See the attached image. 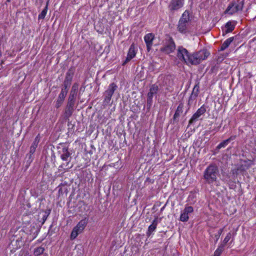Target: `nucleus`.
Listing matches in <instances>:
<instances>
[{
    "mask_svg": "<svg viewBox=\"0 0 256 256\" xmlns=\"http://www.w3.org/2000/svg\"><path fill=\"white\" fill-rule=\"evenodd\" d=\"M232 234L230 232H228L226 236L225 237V238L223 242L226 244L230 239Z\"/></svg>",
    "mask_w": 256,
    "mask_h": 256,
    "instance_id": "nucleus-29",
    "label": "nucleus"
},
{
    "mask_svg": "<svg viewBox=\"0 0 256 256\" xmlns=\"http://www.w3.org/2000/svg\"><path fill=\"white\" fill-rule=\"evenodd\" d=\"M48 12V4L38 15V19H44Z\"/></svg>",
    "mask_w": 256,
    "mask_h": 256,
    "instance_id": "nucleus-28",
    "label": "nucleus"
},
{
    "mask_svg": "<svg viewBox=\"0 0 256 256\" xmlns=\"http://www.w3.org/2000/svg\"><path fill=\"white\" fill-rule=\"evenodd\" d=\"M40 136L38 134L36 137L33 143L38 144V142H40Z\"/></svg>",
    "mask_w": 256,
    "mask_h": 256,
    "instance_id": "nucleus-33",
    "label": "nucleus"
},
{
    "mask_svg": "<svg viewBox=\"0 0 256 256\" xmlns=\"http://www.w3.org/2000/svg\"><path fill=\"white\" fill-rule=\"evenodd\" d=\"M44 248L40 246L34 249V254L35 256H38L42 254L44 252Z\"/></svg>",
    "mask_w": 256,
    "mask_h": 256,
    "instance_id": "nucleus-26",
    "label": "nucleus"
},
{
    "mask_svg": "<svg viewBox=\"0 0 256 256\" xmlns=\"http://www.w3.org/2000/svg\"><path fill=\"white\" fill-rule=\"evenodd\" d=\"M78 88V84L77 83H74L72 88L70 94L76 96Z\"/></svg>",
    "mask_w": 256,
    "mask_h": 256,
    "instance_id": "nucleus-27",
    "label": "nucleus"
},
{
    "mask_svg": "<svg viewBox=\"0 0 256 256\" xmlns=\"http://www.w3.org/2000/svg\"><path fill=\"white\" fill-rule=\"evenodd\" d=\"M136 48L134 44H132L129 48L128 55L126 60L122 64L124 65L128 62H130L132 58H133L136 55Z\"/></svg>",
    "mask_w": 256,
    "mask_h": 256,
    "instance_id": "nucleus-15",
    "label": "nucleus"
},
{
    "mask_svg": "<svg viewBox=\"0 0 256 256\" xmlns=\"http://www.w3.org/2000/svg\"><path fill=\"white\" fill-rule=\"evenodd\" d=\"M38 145V144L32 142V146H30L29 154H28L26 156V158H28V159L27 160V162H28L30 163L31 162H32L33 158H32V155L35 152L36 149L37 148Z\"/></svg>",
    "mask_w": 256,
    "mask_h": 256,
    "instance_id": "nucleus-22",
    "label": "nucleus"
},
{
    "mask_svg": "<svg viewBox=\"0 0 256 256\" xmlns=\"http://www.w3.org/2000/svg\"><path fill=\"white\" fill-rule=\"evenodd\" d=\"M236 136H231L228 138L224 140L222 142H220L217 146L216 149L220 150L222 148L226 147L228 144L232 140H233L235 139Z\"/></svg>",
    "mask_w": 256,
    "mask_h": 256,
    "instance_id": "nucleus-23",
    "label": "nucleus"
},
{
    "mask_svg": "<svg viewBox=\"0 0 256 256\" xmlns=\"http://www.w3.org/2000/svg\"><path fill=\"white\" fill-rule=\"evenodd\" d=\"M184 0H171L168 6L170 12H174L181 8L184 5Z\"/></svg>",
    "mask_w": 256,
    "mask_h": 256,
    "instance_id": "nucleus-13",
    "label": "nucleus"
},
{
    "mask_svg": "<svg viewBox=\"0 0 256 256\" xmlns=\"http://www.w3.org/2000/svg\"><path fill=\"white\" fill-rule=\"evenodd\" d=\"M186 112H187V111H186V112H185V113H184V115H186Z\"/></svg>",
    "mask_w": 256,
    "mask_h": 256,
    "instance_id": "nucleus-34",
    "label": "nucleus"
},
{
    "mask_svg": "<svg viewBox=\"0 0 256 256\" xmlns=\"http://www.w3.org/2000/svg\"><path fill=\"white\" fill-rule=\"evenodd\" d=\"M61 153L60 158L64 161H67L66 164H62L59 168H63L64 170L68 171L69 169L72 167V164L70 165V162L71 159V154L68 152L67 148H64L62 150V152L59 151Z\"/></svg>",
    "mask_w": 256,
    "mask_h": 256,
    "instance_id": "nucleus-4",
    "label": "nucleus"
},
{
    "mask_svg": "<svg viewBox=\"0 0 256 256\" xmlns=\"http://www.w3.org/2000/svg\"><path fill=\"white\" fill-rule=\"evenodd\" d=\"M235 25L231 21H229L226 23L225 25V29L222 30L223 35H225L228 33L232 32L234 29Z\"/></svg>",
    "mask_w": 256,
    "mask_h": 256,
    "instance_id": "nucleus-19",
    "label": "nucleus"
},
{
    "mask_svg": "<svg viewBox=\"0 0 256 256\" xmlns=\"http://www.w3.org/2000/svg\"><path fill=\"white\" fill-rule=\"evenodd\" d=\"M176 44L172 37H168L165 40L163 46L160 48L161 52L168 54L173 52L176 50Z\"/></svg>",
    "mask_w": 256,
    "mask_h": 256,
    "instance_id": "nucleus-5",
    "label": "nucleus"
},
{
    "mask_svg": "<svg viewBox=\"0 0 256 256\" xmlns=\"http://www.w3.org/2000/svg\"><path fill=\"white\" fill-rule=\"evenodd\" d=\"M190 21V13L188 10H186L180 17L178 26V30L181 33H186L188 28V24Z\"/></svg>",
    "mask_w": 256,
    "mask_h": 256,
    "instance_id": "nucleus-3",
    "label": "nucleus"
},
{
    "mask_svg": "<svg viewBox=\"0 0 256 256\" xmlns=\"http://www.w3.org/2000/svg\"><path fill=\"white\" fill-rule=\"evenodd\" d=\"M244 4V0H237L236 2H234L228 5L226 12L230 14H233L238 11L242 10Z\"/></svg>",
    "mask_w": 256,
    "mask_h": 256,
    "instance_id": "nucleus-8",
    "label": "nucleus"
},
{
    "mask_svg": "<svg viewBox=\"0 0 256 256\" xmlns=\"http://www.w3.org/2000/svg\"><path fill=\"white\" fill-rule=\"evenodd\" d=\"M234 40V37L233 36L226 39L222 44L220 48V50L223 51L224 50H226L227 48H228L230 44L232 43V42Z\"/></svg>",
    "mask_w": 256,
    "mask_h": 256,
    "instance_id": "nucleus-25",
    "label": "nucleus"
},
{
    "mask_svg": "<svg viewBox=\"0 0 256 256\" xmlns=\"http://www.w3.org/2000/svg\"><path fill=\"white\" fill-rule=\"evenodd\" d=\"M222 250V248H218L215 252L214 256H220Z\"/></svg>",
    "mask_w": 256,
    "mask_h": 256,
    "instance_id": "nucleus-31",
    "label": "nucleus"
},
{
    "mask_svg": "<svg viewBox=\"0 0 256 256\" xmlns=\"http://www.w3.org/2000/svg\"><path fill=\"white\" fill-rule=\"evenodd\" d=\"M159 90V87L156 84H152L150 88V91L147 96V106L150 108L152 104V98L154 94Z\"/></svg>",
    "mask_w": 256,
    "mask_h": 256,
    "instance_id": "nucleus-11",
    "label": "nucleus"
},
{
    "mask_svg": "<svg viewBox=\"0 0 256 256\" xmlns=\"http://www.w3.org/2000/svg\"><path fill=\"white\" fill-rule=\"evenodd\" d=\"M154 38V36L152 33L148 34L144 36V40L148 51H150L151 49Z\"/></svg>",
    "mask_w": 256,
    "mask_h": 256,
    "instance_id": "nucleus-16",
    "label": "nucleus"
},
{
    "mask_svg": "<svg viewBox=\"0 0 256 256\" xmlns=\"http://www.w3.org/2000/svg\"><path fill=\"white\" fill-rule=\"evenodd\" d=\"M199 84H196L192 91V92L190 94V96L189 100H188V104H190V102L192 100H193L196 98L198 96V92H199Z\"/></svg>",
    "mask_w": 256,
    "mask_h": 256,
    "instance_id": "nucleus-21",
    "label": "nucleus"
},
{
    "mask_svg": "<svg viewBox=\"0 0 256 256\" xmlns=\"http://www.w3.org/2000/svg\"><path fill=\"white\" fill-rule=\"evenodd\" d=\"M158 224V218H156L152 222V224L149 226L146 232V235L150 236L152 233L155 230Z\"/></svg>",
    "mask_w": 256,
    "mask_h": 256,
    "instance_id": "nucleus-20",
    "label": "nucleus"
},
{
    "mask_svg": "<svg viewBox=\"0 0 256 256\" xmlns=\"http://www.w3.org/2000/svg\"><path fill=\"white\" fill-rule=\"evenodd\" d=\"M66 96V92L64 91V89L62 88L59 96H58V100H56V108H58L62 104Z\"/></svg>",
    "mask_w": 256,
    "mask_h": 256,
    "instance_id": "nucleus-18",
    "label": "nucleus"
},
{
    "mask_svg": "<svg viewBox=\"0 0 256 256\" xmlns=\"http://www.w3.org/2000/svg\"><path fill=\"white\" fill-rule=\"evenodd\" d=\"M193 208L191 206L186 207L181 213L180 220L182 222H187L189 219L188 214L193 212Z\"/></svg>",
    "mask_w": 256,
    "mask_h": 256,
    "instance_id": "nucleus-14",
    "label": "nucleus"
},
{
    "mask_svg": "<svg viewBox=\"0 0 256 256\" xmlns=\"http://www.w3.org/2000/svg\"><path fill=\"white\" fill-rule=\"evenodd\" d=\"M219 174L218 167L214 164H210L204 170L203 177L206 184H211L216 182Z\"/></svg>",
    "mask_w": 256,
    "mask_h": 256,
    "instance_id": "nucleus-1",
    "label": "nucleus"
},
{
    "mask_svg": "<svg viewBox=\"0 0 256 256\" xmlns=\"http://www.w3.org/2000/svg\"><path fill=\"white\" fill-rule=\"evenodd\" d=\"M117 88V86L114 82L108 86V89L104 93V103L105 104H108L110 102L112 97Z\"/></svg>",
    "mask_w": 256,
    "mask_h": 256,
    "instance_id": "nucleus-10",
    "label": "nucleus"
},
{
    "mask_svg": "<svg viewBox=\"0 0 256 256\" xmlns=\"http://www.w3.org/2000/svg\"><path fill=\"white\" fill-rule=\"evenodd\" d=\"M88 222V218H84L80 220L76 226L74 228L70 234V238L72 240L74 239L78 234L82 232Z\"/></svg>",
    "mask_w": 256,
    "mask_h": 256,
    "instance_id": "nucleus-6",
    "label": "nucleus"
},
{
    "mask_svg": "<svg viewBox=\"0 0 256 256\" xmlns=\"http://www.w3.org/2000/svg\"><path fill=\"white\" fill-rule=\"evenodd\" d=\"M76 95L70 94L68 99V104L66 106L65 112H64V116L66 118H69L72 116L74 112V106L75 103V100L76 98Z\"/></svg>",
    "mask_w": 256,
    "mask_h": 256,
    "instance_id": "nucleus-9",
    "label": "nucleus"
},
{
    "mask_svg": "<svg viewBox=\"0 0 256 256\" xmlns=\"http://www.w3.org/2000/svg\"><path fill=\"white\" fill-rule=\"evenodd\" d=\"M10 0H7L8 2H10Z\"/></svg>",
    "mask_w": 256,
    "mask_h": 256,
    "instance_id": "nucleus-35",
    "label": "nucleus"
},
{
    "mask_svg": "<svg viewBox=\"0 0 256 256\" xmlns=\"http://www.w3.org/2000/svg\"><path fill=\"white\" fill-rule=\"evenodd\" d=\"M206 112V109L204 106H202L197 111L192 115L188 122V124H192L194 122H196L199 118L204 114Z\"/></svg>",
    "mask_w": 256,
    "mask_h": 256,
    "instance_id": "nucleus-12",
    "label": "nucleus"
},
{
    "mask_svg": "<svg viewBox=\"0 0 256 256\" xmlns=\"http://www.w3.org/2000/svg\"><path fill=\"white\" fill-rule=\"evenodd\" d=\"M184 107V105L182 103L180 104L178 106L173 117L174 123L178 122L180 116L183 112Z\"/></svg>",
    "mask_w": 256,
    "mask_h": 256,
    "instance_id": "nucleus-17",
    "label": "nucleus"
},
{
    "mask_svg": "<svg viewBox=\"0 0 256 256\" xmlns=\"http://www.w3.org/2000/svg\"><path fill=\"white\" fill-rule=\"evenodd\" d=\"M176 56L180 62L186 64H190L189 58H190L191 55L188 50L182 46L178 47Z\"/></svg>",
    "mask_w": 256,
    "mask_h": 256,
    "instance_id": "nucleus-7",
    "label": "nucleus"
},
{
    "mask_svg": "<svg viewBox=\"0 0 256 256\" xmlns=\"http://www.w3.org/2000/svg\"><path fill=\"white\" fill-rule=\"evenodd\" d=\"M222 231H223V228L220 229L218 232V234L215 236L216 238V241H218V240L220 236L221 235V234L222 232Z\"/></svg>",
    "mask_w": 256,
    "mask_h": 256,
    "instance_id": "nucleus-32",
    "label": "nucleus"
},
{
    "mask_svg": "<svg viewBox=\"0 0 256 256\" xmlns=\"http://www.w3.org/2000/svg\"><path fill=\"white\" fill-rule=\"evenodd\" d=\"M210 53L206 50H202L191 54L190 64H199L202 60L206 59Z\"/></svg>",
    "mask_w": 256,
    "mask_h": 256,
    "instance_id": "nucleus-2",
    "label": "nucleus"
},
{
    "mask_svg": "<svg viewBox=\"0 0 256 256\" xmlns=\"http://www.w3.org/2000/svg\"><path fill=\"white\" fill-rule=\"evenodd\" d=\"M74 74V70L72 68H70L66 73V78L64 82L71 84Z\"/></svg>",
    "mask_w": 256,
    "mask_h": 256,
    "instance_id": "nucleus-24",
    "label": "nucleus"
},
{
    "mask_svg": "<svg viewBox=\"0 0 256 256\" xmlns=\"http://www.w3.org/2000/svg\"><path fill=\"white\" fill-rule=\"evenodd\" d=\"M70 84H71L69 82H64V86L62 88L64 89V91L66 92V94L68 93V88L70 86Z\"/></svg>",
    "mask_w": 256,
    "mask_h": 256,
    "instance_id": "nucleus-30",
    "label": "nucleus"
}]
</instances>
